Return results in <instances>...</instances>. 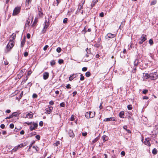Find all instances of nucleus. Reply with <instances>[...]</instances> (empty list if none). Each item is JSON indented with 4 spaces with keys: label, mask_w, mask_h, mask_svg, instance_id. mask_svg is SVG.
Here are the masks:
<instances>
[{
    "label": "nucleus",
    "mask_w": 158,
    "mask_h": 158,
    "mask_svg": "<svg viewBox=\"0 0 158 158\" xmlns=\"http://www.w3.org/2000/svg\"><path fill=\"white\" fill-rule=\"evenodd\" d=\"M85 51L86 52V54L85 57H89V58L87 60V61H88L89 60H90L93 57L92 54H91L90 49H88L87 48Z\"/></svg>",
    "instance_id": "1"
},
{
    "label": "nucleus",
    "mask_w": 158,
    "mask_h": 158,
    "mask_svg": "<svg viewBox=\"0 0 158 158\" xmlns=\"http://www.w3.org/2000/svg\"><path fill=\"white\" fill-rule=\"evenodd\" d=\"M149 77L151 80H156L158 78V73L157 72L151 73H150Z\"/></svg>",
    "instance_id": "2"
},
{
    "label": "nucleus",
    "mask_w": 158,
    "mask_h": 158,
    "mask_svg": "<svg viewBox=\"0 0 158 158\" xmlns=\"http://www.w3.org/2000/svg\"><path fill=\"white\" fill-rule=\"evenodd\" d=\"M21 9L20 7H17L14 10L13 13V15H17Z\"/></svg>",
    "instance_id": "3"
},
{
    "label": "nucleus",
    "mask_w": 158,
    "mask_h": 158,
    "mask_svg": "<svg viewBox=\"0 0 158 158\" xmlns=\"http://www.w3.org/2000/svg\"><path fill=\"white\" fill-rule=\"evenodd\" d=\"M38 126V124L36 123L33 122L32 123L30 127V128L31 131H32L33 130L36 129Z\"/></svg>",
    "instance_id": "4"
},
{
    "label": "nucleus",
    "mask_w": 158,
    "mask_h": 158,
    "mask_svg": "<svg viewBox=\"0 0 158 158\" xmlns=\"http://www.w3.org/2000/svg\"><path fill=\"white\" fill-rule=\"evenodd\" d=\"M85 115L87 118H93L94 116V114L93 112H86Z\"/></svg>",
    "instance_id": "5"
},
{
    "label": "nucleus",
    "mask_w": 158,
    "mask_h": 158,
    "mask_svg": "<svg viewBox=\"0 0 158 158\" xmlns=\"http://www.w3.org/2000/svg\"><path fill=\"white\" fill-rule=\"evenodd\" d=\"M150 139L149 138H147L145 139V140L143 142L144 143L149 146H151V144L150 142Z\"/></svg>",
    "instance_id": "6"
},
{
    "label": "nucleus",
    "mask_w": 158,
    "mask_h": 158,
    "mask_svg": "<svg viewBox=\"0 0 158 158\" xmlns=\"http://www.w3.org/2000/svg\"><path fill=\"white\" fill-rule=\"evenodd\" d=\"M38 15L40 17H41L43 16V14L42 12V10L41 8L39 7H38Z\"/></svg>",
    "instance_id": "7"
},
{
    "label": "nucleus",
    "mask_w": 158,
    "mask_h": 158,
    "mask_svg": "<svg viewBox=\"0 0 158 158\" xmlns=\"http://www.w3.org/2000/svg\"><path fill=\"white\" fill-rule=\"evenodd\" d=\"M83 3L79 5V6H78V10L76 13V14H79V12L80 11V10H81V9H82V8H83Z\"/></svg>",
    "instance_id": "8"
},
{
    "label": "nucleus",
    "mask_w": 158,
    "mask_h": 158,
    "mask_svg": "<svg viewBox=\"0 0 158 158\" xmlns=\"http://www.w3.org/2000/svg\"><path fill=\"white\" fill-rule=\"evenodd\" d=\"M47 23V21H45V26H44V27L42 31V32L43 33H44L45 32V31H46V29L47 28V27H48L49 26V23Z\"/></svg>",
    "instance_id": "9"
},
{
    "label": "nucleus",
    "mask_w": 158,
    "mask_h": 158,
    "mask_svg": "<svg viewBox=\"0 0 158 158\" xmlns=\"http://www.w3.org/2000/svg\"><path fill=\"white\" fill-rule=\"evenodd\" d=\"M8 44L11 45L10 49H11L14 45V41L12 40V39H10L9 42L8 43Z\"/></svg>",
    "instance_id": "10"
},
{
    "label": "nucleus",
    "mask_w": 158,
    "mask_h": 158,
    "mask_svg": "<svg viewBox=\"0 0 158 158\" xmlns=\"http://www.w3.org/2000/svg\"><path fill=\"white\" fill-rule=\"evenodd\" d=\"M43 78L44 80L47 79L49 77V73L48 72H45L43 74Z\"/></svg>",
    "instance_id": "11"
},
{
    "label": "nucleus",
    "mask_w": 158,
    "mask_h": 158,
    "mask_svg": "<svg viewBox=\"0 0 158 158\" xmlns=\"http://www.w3.org/2000/svg\"><path fill=\"white\" fill-rule=\"evenodd\" d=\"M150 74L148 75V74H144L143 75V78L144 81H146L147 79L150 78Z\"/></svg>",
    "instance_id": "12"
},
{
    "label": "nucleus",
    "mask_w": 158,
    "mask_h": 158,
    "mask_svg": "<svg viewBox=\"0 0 158 158\" xmlns=\"http://www.w3.org/2000/svg\"><path fill=\"white\" fill-rule=\"evenodd\" d=\"M107 36L110 38H112L115 37L116 35L115 34H112L111 33H108L107 34Z\"/></svg>",
    "instance_id": "13"
},
{
    "label": "nucleus",
    "mask_w": 158,
    "mask_h": 158,
    "mask_svg": "<svg viewBox=\"0 0 158 158\" xmlns=\"http://www.w3.org/2000/svg\"><path fill=\"white\" fill-rule=\"evenodd\" d=\"M33 116V113L31 112L28 113L26 115V118H32Z\"/></svg>",
    "instance_id": "14"
},
{
    "label": "nucleus",
    "mask_w": 158,
    "mask_h": 158,
    "mask_svg": "<svg viewBox=\"0 0 158 158\" xmlns=\"http://www.w3.org/2000/svg\"><path fill=\"white\" fill-rule=\"evenodd\" d=\"M146 36V35L143 34L141 37V39L144 42L147 40Z\"/></svg>",
    "instance_id": "15"
},
{
    "label": "nucleus",
    "mask_w": 158,
    "mask_h": 158,
    "mask_svg": "<svg viewBox=\"0 0 158 158\" xmlns=\"http://www.w3.org/2000/svg\"><path fill=\"white\" fill-rule=\"evenodd\" d=\"M98 2V0H94L92 1V2L91 4V7H93L95 5V4Z\"/></svg>",
    "instance_id": "16"
},
{
    "label": "nucleus",
    "mask_w": 158,
    "mask_h": 158,
    "mask_svg": "<svg viewBox=\"0 0 158 158\" xmlns=\"http://www.w3.org/2000/svg\"><path fill=\"white\" fill-rule=\"evenodd\" d=\"M76 77V75L74 74H73L70 75V77L69 78V80L70 81H71L74 78H75Z\"/></svg>",
    "instance_id": "17"
},
{
    "label": "nucleus",
    "mask_w": 158,
    "mask_h": 158,
    "mask_svg": "<svg viewBox=\"0 0 158 158\" xmlns=\"http://www.w3.org/2000/svg\"><path fill=\"white\" fill-rule=\"evenodd\" d=\"M69 136L71 137H73L74 135L73 131L72 130H69Z\"/></svg>",
    "instance_id": "18"
},
{
    "label": "nucleus",
    "mask_w": 158,
    "mask_h": 158,
    "mask_svg": "<svg viewBox=\"0 0 158 158\" xmlns=\"http://www.w3.org/2000/svg\"><path fill=\"white\" fill-rule=\"evenodd\" d=\"M38 22L37 19L36 18H35L34 20L33 23L31 25V27H34L36 26V24Z\"/></svg>",
    "instance_id": "19"
},
{
    "label": "nucleus",
    "mask_w": 158,
    "mask_h": 158,
    "mask_svg": "<svg viewBox=\"0 0 158 158\" xmlns=\"http://www.w3.org/2000/svg\"><path fill=\"white\" fill-rule=\"evenodd\" d=\"M16 35L14 33H13L10 36V39H12V40L14 41Z\"/></svg>",
    "instance_id": "20"
},
{
    "label": "nucleus",
    "mask_w": 158,
    "mask_h": 158,
    "mask_svg": "<svg viewBox=\"0 0 158 158\" xmlns=\"http://www.w3.org/2000/svg\"><path fill=\"white\" fill-rule=\"evenodd\" d=\"M11 46V45L9 44H8L7 45L6 48V52H9L11 49H10V48Z\"/></svg>",
    "instance_id": "21"
},
{
    "label": "nucleus",
    "mask_w": 158,
    "mask_h": 158,
    "mask_svg": "<svg viewBox=\"0 0 158 158\" xmlns=\"http://www.w3.org/2000/svg\"><path fill=\"white\" fill-rule=\"evenodd\" d=\"M26 145L25 143H23L20 144L18 146L19 148H22L24 146H25Z\"/></svg>",
    "instance_id": "22"
},
{
    "label": "nucleus",
    "mask_w": 158,
    "mask_h": 158,
    "mask_svg": "<svg viewBox=\"0 0 158 158\" xmlns=\"http://www.w3.org/2000/svg\"><path fill=\"white\" fill-rule=\"evenodd\" d=\"M46 112L45 113L46 114H49L52 111V109H49L48 108H46L45 109Z\"/></svg>",
    "instance_id": "23"
},
{
    "label": "nucleus",
    "mask_w": 158,
    "mask_h": 158,
    "mask_svg": "<svg viewBox=\"0 0 158 158\" xmlns=\"http://www.w3.org/2000/svg\"><path fill=\"white\" fill-rule=\"evenodd\" d=\"M23 92L22 91L21 92V93L20 95L19 96V97H17L16 98V99L18 100L19 101V100L21 98L22 96L23 95Z\"/></svg>",
    "instance_id": "24"
},
{
    "label": "nucleus",
    "mask_w": 158,
    "mask_h": 158,
    "mask_svg": "<svg viewBox=\"0 0 158 158\" xmlns=\"http://www.w3.org/2000/svg\"><path fill=\"white\" fill-rule=\"evenodd\" d=\"M124 113L123 111L121 112L119 114V117L122 118H124L123 115H124Z\"/></svg>",
    "instance_id": "25"
},
{
    "label": "nucleus",
    "mask_w": 158,
    "mask_h": 158,
    "mask_svg": "<svg viewBox=\"0 0 158 158\" xmlns=\"http://www.w3.org/2000/svg\"><path fill=\"white\" fill-rule=\"evenodd\" d=\"M102 138L103 141H104L107 140L108 139V138L107 136L106 135H104L102 137Z\"/></svg>",
    "instance_id": "26"
},
{
    "label": "nucleus",
    "mask_w": 158,
    "mask_h": 158,
    "mask_svg": "<svg viewBox=\"0 0 158 158\" xmlns=\"http://www.w3.org/2000/svg\"><path fill=\"white\" fill-rule=\"evenodd\" d=\"M139 63V60L138 59H136L134 62V65L135 66H137Z\"/></svg>",
    "instance_id": "27"
},
{
    "label": "nucleus",
    "mask_w": 158,
    "mask_h": 158,
    "mask_svg": "<svg viewBox=\"0 0 158 158\" xmlns=\"http://www.w3.org/2000/svg\"><path fill=\"white\" fill-rule=\"evenodd\" d=\"M157 150L155 148L153 149L152 151V153L153 154L155 155L157 153Z\"/></svg>",
    "instance_id": "28"
},
{
    "label": "nucleus",
    "mask_w": 158,
    "mask_h": 158,
    "mask_svg": "<svg viewBox=\"0 0 158 158\" xmlns=\"http://www.w3.org/2000/svg\"><path fill=\"white\" fill-rule=\"evenodd\" d=\"M156 3V0H153L151 2L150 5H155Z\"/></svg>",
    "instance_id": "29"
},
{
    "label": "nucleus",
    "mask_w": 158,
    "mask_h": 158,
    "mask_svg": "<svg viewBox=\"0 0 158 158\" xmlns=\"http://www.w3.org/2000/svg\"><path fill=\"white\" fill-rule=\"evenodd\" d=\"M19 147L18 146H15L12 150V151L13 152H16L18 149Z\"/></svg>",
    "instance_id": "30"
},
{
    "label": "nucleus",
    "mask_w": 158,
    "mask_h": 158,
    "mask_svg": "<svg viewBox=\"0 0 158 158\" xmlns=\"http://www.w3.org/2000/svg\"><path fill=\"white\" fill-rule=\"evenodd\" d=\"M32 148L35 149L36 151H38L40 150V148L37 146H34Z\"/></svg>",
    "instance_id": "31"
},
{
    "label": "nucleus",
    "mask_w": 158,
    "mask_h": 158,
    "mask_svg": "<svg viewBox=\"0 0 158 158\" xmlns=\"http://www.w3.org/2000/svg\"><path fill=\"white\" fill-rule=\"evenodd\" d=\"M90 73L89 72H87L85 73V76L87 77H89L90 76Z\"/></svg>",
    "instance_id": "32"
},
{
    "label": "nucleus",
    "mask_w": 158,
    "mask_h": 158,
    "mask_svg": "<svg viewBox=\"0 0 158 158\" xmlns=\"http://www.w3.org/2000/svg\"><path fill=\"white\" fill-rule=\"evenodd\" d=\"M30 23V21H28V19L27 20V21L25 24V27H27L29 25Z\"/></svg>",
    "instance_id": "33"
},
{
    "label": "nucleus",
    "mask_w": 158,
    "mask_h": 158,
    "mask_svg": "<svg viewBox=\"0 0 158 158\" xmlns=\"http://www.w3.org/2000/svg\"><path fill=\"white\" fill-rule=\"evenodd\" d=\"M98 139V138L97 137L94 139L92 141L93 143H94L96 142Z\"/></svg>",
    "instance_id": "34"
},
{
    "label": "nucleus",
    "mask_w": 158,
    "mask_h": 158,
    "mask_svg": "<svg viewBox=\"0 0 158 158\" xmlns=\"http://www.w3.org/2000/svg\"><path fill=\"white\" fill-rule=\"evenodd\" d=\"M104 121H111V117L105 118L104 119Z\"/></svg>",
    "instance_id": "35"
},
{
    "label": "nucleus",
    "mask_w": 158,
    "mask_h": 158,
    "mask_svg": "<svg viewBox=\"0 0 158 158\" xmlns=\"http://www.w3.org/2000/svg\"><path fill=\"white\" fill-rule=\"evenodd\" d=\"M127 108L129 110H131L132 108V106L131 105H129L127 106Z\"/></svg>",
    "instance_id": "36"
},
{
    "label": "nucleus",
    "mask_w": 158,
    "mask_h": 158,
    "mask_svg": "<svg viewBox=\"0 0 158 158\" xmlns=\"http://www.w3.org/2000/svg\"><path fill=\"white\" fill-rule=\"evenodd\" d=\"M60 144V142L59 141H57L54 144V146L55 147H57Z\"/></svg>",
    "instance_id": "37"
},
{
    "label": "nucleus",
    "mask_w": 158,
    "mask_h": 158,
    "mask_svg": "<svg viewBox=\"0 0 158 158\" xmlns=\"http://www.w3.org/2000/svg\"><path fill=\"white\" fill-rule=\"evenodd\" d=\"M55 62L54 60H53L51 62V65L53 66V65H55Z\"/></svg>",
    "instance_id": "38"
},
{
    "label": "nucleus",
    "mask_w": 158,
    "mask_h": 158,
    "mask_svg": "<svg viewBox=\"0 0 158 158\" xmlns=\"http://www.w3.org/2000/svg\"><path fill=\"white\" fill-rule=\"evenodd\" d=\"M80 76H81V77L80 78V80L81 81L84 80V77L83 76V74H81Z\"/></svg>",
    "instance_id": "39"
},
{
    "label": "nucleus",
    "mask_w": 158,
    "mask_h": 158,
    "mask_svg": "<svg viewBox=\"0 0 158 158\" xmlns=\"http://www.w3.org/2000/svg\"><path fill=\"white\" fill-rule=\"evenodd\" d=\"M148 92V89H143V91L142 93L144 94H146Z\"/></svg>",
    "instance_id": "40"
},
{
    "label": "nucleus",
    "mask_w": 158,
    "mask_h": 158,
    "mask_svg": "<svg viewBox=\"0 0 158 158\" xmlns=\"http://www.w3.org/2000/svg\"><path fill=\"white\" fill-rule=\"evenodd\" d=\"M56 50L59 53L61 51V49L60 48L58 47L56 49Z\"/></svg>",
    "instance_id": "41"
},
{
    "label": "nucleus",
    "mask_w": 158,
    "mask_h": 158,
    "mask_svg": "<svg viewBox=\"0 0 158 158\" xmlns=\"http://www.w3.org/2000/svg\"><path fill=\"white\" fill-rule=\"evenodd\" d=\"M149 43L151 45H152L153 44V40L151 39L149 40Z\"/></svg>",
    "instance_id": "42"
},
{
    "label": "nucleus",
    "mask_w": 158,
    "mask_h": 158,
    "mask_svg": "<svg viewBox=\"0 0 158 158\" xmlns=\"http://www.w3.org/2000/svg\"><path fill=\"white\" fill-rule=\"evenodd\" d=\"M60 106L61 107H64L65 106V103L64 102H62L60 104Z\"/></svg>",
    "instance_id": "43"
},
{
    "label": "nucleus",
    "mask_w": 158,
    "mask_h": 158,
    "mask_svg": "<svg viewBox=\"0 0 158 158\" xmlns=\"http://www.w3.org/2000/svg\"><path fill=\"white\" fill-rule=\"evenodd\" d=\"M67 20H68V19L67 18H64L63 19V23H66L67 22Z\"/></svg>",
    "instance_id": "44"
},
{
    "label": "nucleus",
    "mask_w": 158,
    "mask_h": 158,
    "mask_svg": "<svg viewBox=\"0 0 158 158\" xmlns=\"http://www.w3.org/2000/svg\"><path fill=\"white\" fill-rule=\"evenodd\" d=\"M48 47V45H45L44 48L43 49L44 51H45L47 50V48Z\"/></svg>",
    "instance_id": "45"
},
{
    "label": "nucleus",
    "mask_w": 158,
    "mask_h": 158,
    "mask_svg": "<svg viewBox=\"0 0 158 158\" xmlns=\"http://www.w3.org/2000/svg\"><path fill=\"white\" fill-rule=\"evenodd\" d=\"M63 62V60L62 59H59L58 60V63L60 64H61Z\"/></svg>",
    "instance_id": "46"
},
{
    "label": "nucleus",
    "mask_w": 158,
    "mask_h": 158,
    "mask_svg": "<svg viewBox=\"0 0 158 158\" xmlns=\"http://www.w3.org/2000/svg\"><path fill=\"white\" fill-rule=\"evenodd\" d=\"M37 95L35 94H34L32 95V97L33 98H37Z\"/></svg>",
    "instance_id": "47"
},
{
    "label": "nucleus",
    "mask_w": 158,
    "mask_h": 158,
    "mask_svg": "<svg viewBox=\"0 0 158 158\" xmlns=\"http://www.w3.org/2000/svg\"><path fill=\"white\" fill-rule=\"evenodd\" d=\"M82 135L84 136H86L87 135V133L86 132H83L82 133Z\"/></svg>",
    "instance_id": "48"
},
{
    "label": "nucleus",
    "mask_w": 158,
    "mask_h": 158,
    "mask_svg": "<svg viewBox=\"0 0 158 158\" xmlns=\"http://www.w3.org/2000/svg\"><path fill=\"white\" fill-rule=\"evenodd\" d=\"M31 0H26V4H28L30 2H31Z\"/></svg>",
    "instance_id": "49"
},
{
    "label": "nucleus",
    "mask_w": 158,
    "mask_h": 158,
    "mask_svg": "<svg viewBox=\"0 0 158 158\" xmlns=\"http://www.w3.org/2000/svg\"><path fill=\"white\" fill-rule=\"evenodd\" d=\"M28 55V53L27 52H25L24 53V56L25 57L27 56Z\"/></svg>",
    "instance_id": "50"
},
{
    "label": "nucleus",
    "mask_w": 158,
    "mask_h": 158,
    "mask_svg": "<svg viewBox=\"0 0 158 158\" xmlns=\"http://www.w3.org/2000/svg\"><path fill=\"white\" fill-rule=\"evenodd\" d=\"M35 138L37 139L38 140H39L40 138V135H37L35 136Z\"/></svg>",
    "instance_id": "51"
},
{
    "label": "nucleus",
    "mask_w": 158,
    "mask_h": 158,
    "mask_svg": "<svg viewBox=\"0 0 158 158\" xmlns=\"http://www.w3.org/2000/svg\"><path fill=\"white\" fill-rule=\"evenodd\" d=\"M10 127L11 128H13L14 127V125L13 124H10Z\"/></svg>",
    "instance_id": "52"
},
{
    "label": "nucleus",
    "mask_w": 158,
    "mask_h": 158,
    "mask_svg": "<svg viewBox=\"0 0 158 158\" xmlns=\"http://www.w3.org/2000/svg\"><path fill=\"white\" fill-rule=\"evenodd\" d=\"M87 70V68L85 67H84L82 68V70L83 71H85Z\"/></svg>",
    "instance_id": "53"
},
{
    "label": "nucleus",
    "mask_w": 158,
    "mask_h": 158,
    "mask_svg": "<svg viewBox=\"0 0 158 158\" xmlns=\"http://www.w3.org/2000/svg\"><path fill=\"white\" fill-rule=\"evenodd\" d=\"M66 87L67 89H70L71 87H70V85L69 84H68L66 86Z\"/></svg>",
    "instance_id": "54"
},
{
    "label": "nucleus",
    "mask_w": 158,
    "mask_h": 158,
    "mask_svg": "<svg viewBox=\"0 0 158 158\" xmlns=\"http://www.w3.org/2000/svg\"><path fill=\"white\" fill-rule=\"evenodd\" d=\"M43 121H40L39 123V125L42 126L43 125Z\"/></svg>",
    "instance_id": "55"
},
{
    "label": "nucleus",
    "mask_w": 158,
    "mask_h": 158,
    "mask_svg": "<svg viewBox=\"0 0 158 158\" xmlns=\"http://www.w3.org/2000/svg\"><path fill=\"white\" fill-rule=\"evenodd\" d=\"M13 118V115H11L9 117H7L6 118V119H10V118Z\"/></svg>",
    "instance_id": "56"
},
{
    "label": "nucleus",
    "mask_w": 158,
    "mask_h": 158,
    "mask_svg": "<svg viewBox=\"0 0 158 158\" xmlns=\"http://www.w3.org/2000/svg\"><path fill=\"white\" fill-rule=\"evenodd\" d=\"M5 125L4 124H2L0 126V127L2 129H3L5 128Z\"/></svg>",
    "instance_id": "57"
},
{
    "label": "nucleus",
    "mask_w": 158,
    "mask_h": 158,
    "mask_svg": "<svg viewBox=\"0 0 158 158\" xmlns=\"http://www.w3.org/2000/svg\"><path fill=\"white\" fill-rule=\"evenodd\" d=\"M99 16L102 17L104 16V13L103 12H101Z\"/></svg>",
    "instance_id": "58"
},
{
    "label": "nucleus",
    "mask_w": 158,
    "mask_h": 158,
    "mask_svg": "<svg viewBox=\"0 0 158 158\" xmlns=\"http://www.w3.org/2000/svg\"><path fill=\"white\" fill-rule=\"evenodd\" d=\"M49 104L50 105H52L54 104V102L52 101H51L49 102Z\"/></svg>",
    "instance_id": "59"
},
{
    "label": "nucleus",
    "mask_w": 158,
    "mask_h": 158,
    "mask_svg": "<svg viewBox=\"0 0 158 158\" xmlns=\"http://www.w3.org/2000/svg\"><path fill=\"white\" fill-rule=\"evenodd\" d=\"M30 34L28 33L27 35V38L28 39L30 38Z\"/></svg>",
    "instance_id": "60"
},
{
    "label": "nucleus",
    "mask_w": 158,
    "mask_h": 158,
    "mask_svg": "<svg viewBox=\"0 0 158 158\" xmlns=\"http://www.w3.org/2000/svg\"><path fill=\"white\" fill-rule=\"evenodd\" d=\"M20 134L21 135H23L24 134V131L23 130H22L20 132Z\"/></svg>",
    "instance_id": "61"
},
{
    "label": "nucleus",
    "mask_w": 158,
    "mask_h": 158,
    "mask_svg": "<svg viewBox=\"0 0 158 158\" xmlns=\"http://www.w3.org/2000/svg\"><path fill=\"white\" fill-rule=\"evenodd\" d=\"M121 154L122 155L124 156L125 155V152L124 151H122L121 153Z\"/></svg>",
    "instance_id": "62"
},
{
    "label": "nucleus",
    "mask_w": 158,
    "mask_h": 158,
    "mask_svg": "<svg viewBox=\"0 0 158 158\" xmlns=\"http://www.w3.org/2000/svg\"><path fill=\"white\" fill-rule=\"evenodd\" d=\"M74 119V117L73 115H72L71 117V121H73Z\"/></svg>",
    "instance_id": "63"
},
{
    "label": "nucleus",
    "mask_w": 158,
    "mask_h": 158,
    "mask_svg": "<svg viewBox=\"0 0 158 158\" xmlns=\"http://www.w3.org/2000/svg\"><path fill=\"white\" fill-rule=\"evenodd\" d=\"M111 121H115V119L114 117H111Z\"/></svg>",
    "instance_id": "64"
}]
</instances>
